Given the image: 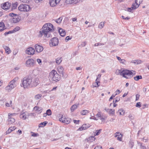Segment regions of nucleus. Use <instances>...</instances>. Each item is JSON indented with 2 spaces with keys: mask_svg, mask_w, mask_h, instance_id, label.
<instances>
[{
  "mask_svg": "<svg viewBox=\"0 0 149 149\" xmlns=\"http://www.w3.org/2000/svg\"><path fill=\"white\" fill-rule=\"evenodd\" d=\"M54 30V26L50 23H46L44 25L40 32L39 36L42 37L43 36L47 38L50 37L51 33Z\"/></svg>",
  "mask_w": 149,
  "mask_h": 149,
  "instance_id": "obj_1",
  "label": "nucleus"
},
{
  "mask_svg": "<svg viewBox=\"0 0 149 149\" xmlns=\"http://www.w3.org/2000/svg\"><path fill=\"white\" fill-rule=\"evenodd\" d=\"M49 78L50 81L57 82L60 80L61 77L56 71L53 70L49 73Z\"/></svg>",
  "mask_w": 149,
  "mask_h": 149,
  "instance_id": "obj_2",
  "label": "nucleus"
},
{
  "mask_svg": "<svg viewBox=\"0 0 149 149\" xmlns=\"http://www.w3.org/2000/svg\"><path fill=\"white\" fill-rule=\"evenodd\" d=\"M136 74V72L133 70H129L123 68L122 76L126 78L129 79L132 77Z\"/></svg>",
  "mask_w": 149,
  "mask_h": 149,
  "instance_id": "obj_3",
  "label": "nucleus"
},
{
  "mask_svg": "<svg viewBox=\"0 0 149 149\" xmlns=\"http://www.w3.org/2000/svg\"><path fill=\"white\" fill-rule=\"evenodd\" d=\"M21 86L24 88H28L31 86V79L29 77H24L21 81Z\"/></svg>",
  "mask_w": 149,
  "mask_h": 149,
  "instance_id": "obj_4",
  "label": "nucleus"
},
{
  "mask_svg": "<svg viewBox=\"0 0 149 149\" xmlns=\"http://www.w3.org/2000/svg\"><path fill=\"white\" fill-rule=\"evenodd\" d=\"M18 79V77L15 78L12 80L11 81L8 85L6 87V90L8 92L10 91L13 89L16 86L15 83L17 81Z\"/></svg>",
  "mask_w": 149,
  "mask_h": 149,
  "instance_id": "obj_5",
  "label": "nucleus"
},
{
  "mask_svg": "<svg viewBox=\"0 0 149 149\" xmlns=\"http://www.w3.org/2000/svg\"><path fill=\"white\" fill-rule=\"evenodd\" d=\"M9 15L13 17L11 20L12 23H16L19 22L21 20V17L17 14L11 13L9 14Z\"/></svg>",
  "mask_w": 149,
  "mask_h": 149,
  "instance_id": "obj_6",
  "label": "nucleus"
},
{
  "mask_svg": "<svg viewBox=\"0 0 149 149\" xmlns=\"http://www.w3.org/2000/svg\"><path fill=\"white\" fill-rule=\"evenodd\" d=\"M19 10L21 11L27 12L30 10L29 6L26 4H22L19 6Z\"/></svg>",
  "mask_w": 149,
  "mask_h": 149,
  "instance_id": "obj_7",
  "label": "nucleus"
},
{
  "mask_svg": "<svg viewBox=\"0 0 149 149\" xmlns=\"http://www.w3.org/2000/svg\"><path fill=\"white\" fill-rule=\"evenodd\" d=\"M36 63L35 61L33 59L31 58L26 60L25 65L28 68H32L34 66Z\"/></svg>",
  "mask_w": 149,
  "mask_h": 149,
  "instance_id": "obj_8",
  "label": "nucleus"
},
{
  "mask_svg": "<svg viewBox=\"0 0 149 149\" xmlns=\"http://www.w3.org/2000/svg\"><path fill=\"white\" fill-rule=\"evenodd\" d=\"M70 118L68 117L66 118L63 115H62L61 117L59 119V120L60 121L67 124H68L70 122Z\"/></svg>",
  "mask_w": 149,
  "mask_h": 149,
  "instance_id": "obj_9",
  "label": "nucleus"
},
{
  "mask_svg": "<svg viewBox=\"0 0 149 149\" xmlns=\"http://www.w3.org/2000/svg\"><path fill=\"white\" fill-rule=\"evenodd\" d=\"M143 0H135V2L132 4V9H136L139 6L140 4L142 2Z\"/></svg>",
  "mask_w": 149,
  "mask_h": 149,
  "instance_id": "obj_10",
  "label": "nucleus"
},
{
  "mask_svg": "<svg viewBox=\"0 0 149 149\" xmlns=\"http://www.w3.org/2000/svg\"><path fill=\"white\" fill-rule=\"evenodd\" d=\"M59 42V40L56 37L53 38L51 40L50 45L51 46H56L57 45Z\"/></svg>",
  "mask_w": 149,
  "mask_h": 149,
  "instance_id": "obj_11",
  "label": "nucleus"
},
{
  "mask_svg": "<svg viewBox=\"0 0 149 149\" xmlns=\"http://www.w3.org/2000/svg\"><path fill=\"white\" fill-rule=\"evenodd\" d=\"M25 52L26 54L29 55H33L35 53V50L33 48L29 47L26 49Z\"/></svg>",
  "mask_w": 149,
  "mask_h": 149,
  "instance_id": "obj_12",
  "label": "nucleus"
},
{
  "mask_svg": "<svg viewBox=\"0 0 149 149\" xmlns=\"http://www.w3.org/2000/svg\"><path fill=\"white\" fill-rule=\"evenodd\" d=\"M96 116L102 121V122H104L107 118V117L103 115H101L100 112H98L96 115Z\"/></svg>",
  "mask_w": 149,
  "mask_h": 149,
  "instance_id": "obj_13",
  "label": "nucleus"
},
{
  "mask_svg": "<svg viewBox=\"0 0 149 149\" xmlns=\"http://www.w3.org/2000/svg\"><path fill=\"white\" fill-rule=\"evenodd\" d=\"M61 0H49L50 6L52 7L56 6L60 2Z\"/></svg>",
  "mask_w": 149,
  "mask_h": 149,
  "instance_id": "obj_14",
  "label": "nucleus"
},
{
  "mask_svg": "<svg viewBox=\"0 0 149 149\" xmlns=\"http://www.w3.org/2000/svg\"><path fill=\"white\" fill-rule=\"evenodd\" d=\"M34 48L36 52L38 53L41 52L43 50V48L42 46L37 44L35 45Z\"/></svg>",
  "mask_w": 149,
  "mask_h": 149,
  "instance_id": "obj_15",
  "label": "nucleus"
},
{
  "mask_svg": "<svg viewBox=\"0 0 149 149\" xmlns=\"http://www.w3.org/2000/svg\"><path fill=\"white\" fill-rule=\"evenodd\" d=\"M10 6V4L8 2H6L1 5V8L4 10H7L9 9Z\"/></svg>",
  "mask_w": 149,
  "mask_h": 149,
  "instance_id": "obj_16",
  "label": "nucleus"
},
{
  "mask_svg": "<svg viewBox=\"0 0 149 149\" xmlns=\"http://www.w3.org/2000/svg\"><path fill=\"white\" fill-rule=\"evenodd\" d=\"M39 83V81L38 78L31 79V86H36Z\"/></svg>",
  "mask_w": 149,
  "mask_h": 149,
  "instance_id": "obj_17",
  "label": "nucleus"
},
{
  "mask_svg": "<svg viewBox=\"0 0 149 149\" xmlns=\"http://www.w3.org/2000/svg\"><path fill=\"white\" fill-rule=\"evenodd\" d=\"M29 116V113L26 112H24L20 115V118L23 120H25L26 118H28Z\"/></svg>",
  "mask_w": 149,
  "mask_h": 149,
  "instance_id": "obj_18",
  "label": "nucleus"
},
{
  "mask_svg": "<svg viewBox=\"0 0 149 149\" xmlns=\"http://www.w3.org/2000/svg\"><path fill=\"white\" fill-rule=\"evenodd\" d=\"M122 134L120 132H117L115 134V137H117V139L120 141H122Z\"/></svg>",
  "mask_w": 149,
  "mask_h": 149,
  "instance_id": "obj_19",
  "label": "nucleus"
},
{
  "mask_svg": "<svg viewBox=\"0 0 149 149\" xmlns=\"http://www.w3.org/2000/svg\"><path fill=\"white\" fill-rule=\"evenodd\" d=\"M34 109L36 112V113L40 114L41 113L42 110V109L41 107L38 106H35L34 108Z\"/></svg>",
  "mask_w": 149,
  "mask_h": 149,
  "instance_id": "obj_20",
  "label": "nucleus"
},
{
  "mask_svg": "<svg viewBox=\"0 0 149 149\" xmlns=\"http://www.w3.org/2000/svg\"><path fill=\"white\" fill-rule=\"evenodd\" d=\"M58 32L60 35L62 37L65 36L66 34L65 31L61 28H60L58 30Z\"/></svg>",
  "mask_w": 149,
  "mask_h": 149,
  "instance_id": "obj_21",
  "label": "nucleus"
},
{
  "mask_svg": "<svg viewBox=\"0 0 149 149\" xmlns=\"http://www.w3.org/2000/svg\"><path fill=\"white\" fill-rule=\"evenodd\" d=\"M79 0H66L65 3L67 4H70L73 3H76Z\"/></svg>",
  "mask_w": 149,
  "mask_h": 149,
  "instance_id": "obj_22",
  "label": "nucleus"
},
{
  "mask_svg": "<svg viewBox=\"0 0 149 149\" xmlns=\"http://www.w3.org/2000/svg\"><path fill=\"white\" fill-rule=\"evenodd\" d=\"M64 69L61 66H59L57 68V70L58 72L63 75V71Z\"/></svg>",
  "mask_w": 149,
  "mask_h": 149,
  "instance_id": "obj_23",
  "label": "nucleus"
},
{
  "mask_svg": "<svg viewBox=\"0 0 149 149\" xmlns=\"http://www.w3.org/2000/svg\"><path fill=\"white\" fill-rule=\"evenodd\" d=\"M123 68H122L120 70L117 69L116 70L115 73L116 75H120L122 76Z\"/></svg>",
  "mask_w": 149,
  "mask_h": 149,
  "instance_id": "obj_24",
  "label": "nucleus"
},
{
  "mask_svg": "<svg viewBox=\"0 0 149 149\" xmlns=\"http://www.w3.org/2000/svg\"><path fill=\"white\" fill-rule=\"evenodd\" d=\"M142 62V61L140 60H132L131 62L132 63L137 64H140Z\"/></svg>",
  "mask_w": 149,
  "mask_h": 149,
  "instance_id": "obj_25",
  "label": "nucleus"
},
{
  "mask_svg": "<svg viewBox=\"0 0 149 149\" xmlns=\"http://www.w3.org/2000/svg\"><path fill=\"white\" fill-rule=\"evenodd\" d=\"M8 124H11L14 123L15 121L14 118L13 117H9L8 119Z\"/></svg>",
  "mask_w": 149,
  "mask_h": 149,
  "instance_id": "obj_26",
  "label": "nucleus"
},
{
  "mask_svg": "<svg viewBox=\"0 0 149 149\" xmlns=\"http://www.w3.org/2000/svg\"><path fill=\"white\" fill-rule=\"evenodd\" d=\"M3 47L5 49L6 53H7L8 54L10 53L11 51L8 47L5 45H3Z\"/></svg>",
  "mask_w": 149,
  "mask_h": 149,
  "instance_id": "obj_27",
  "label": "nucleus"
},
{
  "mask_svg": "<svg viewBox=\"0 0 149 149\" xmlns=\"http://www.w3.org/2000/svg\"><path fill=\"white\" fill-rule=\"evenodd\" d=\"M116 57L120 63L123 64H125V62L126 61L125 59H121L120 57L117 56H116Z\"/></svg>",
  "mask_w": 149,
  "mask_h": 149,
  "instance_id": "obj_28",
  "label": "nucleus"
},
{
  "mask_svg": "<svg viewBox=\"0 0 149 149\" xmlns=\"http://www.w3.org/2000/svg\"><path fill=\"white\" fill-rule=\"evenodd\" d=\"M79 104H74L72 105L71 108L70 109L72 112H73L75 109H76L78 106Z\"/></svg>",
  "mask_w": 149,
  "mask_h": 149,
  "instance_id": "obj_29",
  "label": "nucleus"
},
{
  "mask_svg": "<svg viewBox=\"0 0 149 149\" xmlns=\"http://www.w3.org/2000/svg\"><path fill=\"white\" fill-rule=\"evenodd\" d=\"M4 24L3 22L0 23V31H3L5 29Z\"/></svg>",
  "mask_w": 149,
  "mask_h": 149,
  "instance_id": "obj_30",
  "label": "nucleus"
},
{
  "mask_svg": "<svg viewBox=\"0 0 149 149\" xmlns=\"http://www.w3.org/2000/svg\"><path fill=\"white\" fill-rule=\"evenodd\" d=\"M120 115L123 116L125 114V111L122 109H119L117 112Z\"/></svg>",
  "mask_w": 149,
  "mask_h": 149,
  "instance_id": "obj_31",
  "label": "nucleus"
},
{
  "mask_svg": "<svg viewBox=\"0 0 149 149\" xmlns=\"http://www.w3.org/2000/svg\"><path fill=\"white\" fill-rule=\"evenodd\" d=\"M42 97V95L40 94H38L35 95L34 97V98L36 100L40 99Z\"/></svg>",
  "mask_w": 149,
  "mask_h": 149,
  "instance_id": "obj_32",
  "label": "nucleus"
},
{
  "mask_svg": "<svg viewBox=\"0 0 149 149\" xmlns=\"http://www.w3.org/2000/svg\"><path fill=\"white\" fill-rule=\"evenodd\" d=\"M15 129V127H10L9 128L8 131L6 132L7 134H8L10 133L13 130H14Z\"/></svg>",
  "mask_w": 149,
  "mask_h": 149,
  "instance_id": "obj_33",
  "label": "nucleus"
},
{
  "mask_svg": "<svg viewBox=\"0 0 149 149\" xmlns=\"http://www.w3.org/2000/svg\"><path fill=\"white\" fill-rule=\"evenodd\" d=\"M87 128V127L86 126V124L83 125L81 127H80L78 130L80 131H82L83 130H85Z\"/></svg>",
  "mask_w": 149,
  "mask_h": 149,
  "instance_id": "obj_34",
  "label": "nucleus"
},
{
  "mask_svg": "<svg viewBox=\"0 0 149 149\" xmlns=\"http://www.w3.org/2000/svg\"><path fill=\"white\" fill-rule=\"evenodd\" d=\"M142 78V77L141 75H137L134 77V80L135 81H138L139 79H141Z\"/></svg>",
  "mask_w": 149,
  "mask_h": 149,
  "instance_id": "obj_35",
  "label": "nucleus"
},
{
  "mask_svg": "<svg viewBox=\"0 0 149 149\" xmlns=\"http://www.w3.org/2000/svg\"><path fill=\"white\" fill-rule=\"evenodd\" d=\"M89 112V111L84 110L81 112V114L82 115H85L86 114L88 113Z\"/></svg>",
  "mask_w": 149,
  "mask_h": 149,
  "instance_id": "obj_36",
  "label": "nucleus"
},
{
  "mask_svg": "<svg viewBox=\"0 0 149 149\" xmlns=\"http://www.w3.org/2000/svg\"><path fill=\"white\" fill-rule=\"evenodd\" d=\"M104 22H101L99 24L98 26V28L100 29H102L104 26Z\"/></svg>",
  "mask_w": 149,
  "mask_h": 149,
  "instance_id": "obj_37",
  "label": "nucleus"
},
{
  "mask_svg": "<svg viewBox=\"0 0 149 149\" xmlns=\"http://www.w3.org/2000/svg\"><path fill=\"white\" fill-rule=\"evenodd\" d=\"M17 6V2H15L12 4V9L14 10L16 8Z\"/></svg>",
  "mask_w": 149,
  "mask_h": 149,
  "instance_id": "obj_38",
  "label": "nucleus"
},
{
  "mask_svg": "<svg viewBox=\"0 0 149 149\" xmlns=\"http://www.w3.org/2000/svg\"><path fill=\"white\" fill-rule=\"evenodd\" d=\"M47 123V122L46 121H44L42 123H41L40 124L39 126L41 127H43L46 125Z\"/></svg>",
  "mask_w": 149,
  "mask_h": 149,
  "instance_id": "obj_39",
  "label": "nucleus"
},
{
  "mask_svg": "<svg viewBox=\"0 0 149 149\" xmlns=\"http://www.w3.org/2000/svg\"><path fill=\"white\" fill-rule=\"evenodd\" d=\"M128 117L130 120H133L134 119V115L130 113L129 114Z\"/></svg>",
  "mask_w": 149,
  "mask_h": 149,
  "instance_id": "obj_40",
  "label": "nucleus"
},
{
  "mask_svg": "<svg viewBox=\"0 0 149 149\" xmlns=\"http://www.w3.org/2000/svg\"><path fill=\"white\" fill-rule=\"evenodd\" d=\"M95 81L96 85L95 86V87H97L99 86L100 85L98 84V83H100V81L98 80V77H97Z\"/></svg>",
  "mask_w": 149,
  "mask_h": 149,
  "instance_id": "obj_41",
  "label": "nucleus"
},
{
  "mask_svg": "<svg viewBox=\"0 0 149 149\" xmlns=\"http://www.w3.org/2000/svg\"><path fill=\"white\" fill-rule=\"evenodd\" d=\"M62 18L61 17L55 20V21L57 23L59 24L61 22Z\"/></svg>",
  "mask_w": 149,
  "mask_h": 149,
  "instance_id": "obj_42",
  "label": "nucleus"
},
{
  "mask_svg": "<svg viewBox=\"0 0 149 149\" xmlns=\"http://www.w3.org/2000/svg\"><path fill=\"white\" fill-rule=\"evenodd\" d=\"M56 63L58 64H59L62 61V60L61 59V58H58L56 59Z\"/></svg>",
  "mask_w": 149,
  "mask_h": 149,
  "instance_id": "obj_43",
  "label": "nucleus"
},
{
  "mask_svg": "<svg viewBox=\"0 0 149 149\" xmlns=\"http://www.w3.org/2000/svg\"><path fill=\"white\" fill-rule=\"evenodd\" d=\"M32 134L31 136L33 137H37L39 136V134L37 133H35L33 132H31Z\"/></svg>",
  "mask_w": 149,
  "mask_h": 149,
  "instance_id": "obj_44",
  "label": "nucleus"
},
{
  "mask_svg": "<svg viewBox=\"0 0 149 149\" xmlns=\"http://www.w3.org/2000/svg\"><path fill=\"white\" fill-rule=\"evenodd\" d=\"M20 29V27L18 26L16 27L15 28L13 31V32H15Z\"/></svg>",
  "mask_w": 149,
  "mask_h": 149,
  "instance_id": "obj_45",
  "label": "nucleus"
},
{
  "mask_svg": "<svg viewBox=\"0 0 149 149\" xmlns=\"http://www.w3.org/2000/svg\"><path fill=\"white\" fill-rule=\"evenodd\" d=\"M52 113V111L50 109H49L47 111L46 114L48 116H50L51 115Z\"/></svg>",
  "mask_w": 149,
  "mask_h": 149,
  "instance_id": "obj_46",
  "label": "nucleus"
},
{
  "mask_svg": "<svg viewBox=\"0 0 149 149\" xmlns=\"http://www.w3.org/2000/svg\"><path fill=\"white\" fill-rule=\"evenodd\" d=\"M12 103V101L10 100V101L9 103L7 102L6 103L5 105L6 107H9L10 106H11V105Z\"/></svg>",
  "mask_w": 149,
  "mask_h": 149,
  "instance_id": "obj_47",
  "label": "nucleus"
},
{
  "mask_svg": "<svg viewBox=\"0 0 149 149\" xmlns=\"http://www.w3.org/2000/svg\"><path fill=\"white\" fill-rule=\"evenodd\" d=\"M17 115L16 113H9L8 114V117H13L14 116H16Z\"/></svg>",
  "mask_w": 149,
  "mask_h": 149,
  "instance_id": "obj_48",
  "label": "nucleus"
},
{
  "mask_svg": "<svg viewBox=\"0 0 149 149\" xmlns=\"http://www.w3.org/2000/svg\"><path fill=\"white\" fill-rule=\"evenodd\" d=\"M120 100V99L119 98L116 97L115 99L113 100V102L116 103V102H118Z\"/></svg>",
  "mask_w": 149,
  "mask_h": 149,
  "instance_id": "obj_49",
  "label": "nucleus"
},
{
  "mask_svg": "<svg viewBox=\"0 0 149 149\" xmlns=\"http://www.w3.org/2000/svg\"><path fill=\"white\" fill-rule=\"evenodd\" d=\"M101 130L100 129V130H97L96 131H95V135H98L100 133V132H101Z\"/></svg>",
  "mask_w": 149,
  "mask_h": 149,
  "instance_id": "obj_50",
  "label": "nucleus"
},
{
  "mask_svg": "<svg viewBox=\"0 0 149 149\" xmlns=\"http://www.w3.org/2000/svg\"><path fill=\"white\" fill-rule=\"evenodd\" d=\"M95 138L93 136H91L89 138V141H95Z\"/></svg>",
  "mask_w": 149,
  "mask_h": 149,
  "instance_id": "obj_51",
  "label": "nucleus"
},
{
  "mask_svg": "<svg viewBox=\"0 0 149 149\" xmlns=\"http://www.w3.org/2000/svg\"><path fill=\"white\" fill-rule=\"evenodd\" d=\"M104 44L101 43H98L95 44L94 45V46H97L99 45H104Z\"/></svg>",
  "mask_w": 149,
  "mask_h": 149,
  "instance_id": "obj_52",
  "label": "nucleus"
},
{
  "mask_svg": "<svg viewBox=\"0 0 149 149\" xmlns=\"http://www.w3.org/2000/svg\"><path fill=\"white\" fill-rule=\"evenodd\" d=\"M37 61L38 62V63L40 65H41L42 64V61L39 58H38L37 59Z\"/></svg>",
  "mask_w": 149,
  "mask_h": 149,
  "instance_id": "obj_53",
  "label": "nucleus"
},
{
  "mask_svg": "<svg viewBox=\"0 0 149 149\" xmlns=\"http://www.w3.org/2000/svg\"><path fill=\"white\" fill-rule=\"evenodd\" d=\"M109 112L110 114L113 115L115 113L114 110H113L112 109H110L109 110Z\"/></svg>",
  "mask_w": 149,
  "mask_h": 149,
  "instance_id": "obj_54",
  "label": "nucleus"
},
{
  "mask_svg": "<svg viewBox=\"0 0 149 149\" xmlns=\"http://www.w3.org/2000/svg\"><path fill=\"white\" fill-rule=\"evenodd\" d=\"M136 106L137 107L139 108L141 107V103L140 102H138L136 103Z\"/></svg>",
  "mask_w": 149,
  "mask_h": 149,
  "instance_id": "obj_55",
  "label": "nucleus"
},
{
  "mask_svg": "<svg viewBox=\"0 0 149 149\" xmlns=\"http://www.w3.org/2000/svg\"><path fill=\"white\" fill-rule=\"evenodd\" d=\"M133 10L134 9H132V7L131 8H128L127 9V11L131 12H132V10Z\"/></svg>",
  "mask_w": 149,
  "mask_h": 149,
  "instance_id": "obj_56",
  "label": "nucleus"
},
{
  "mask_svg": "<svg viewBox=\"0 0 149 149\" xmlns=\"http://www.w3.org/2000/svg\"><path fill=\"white\" fill-rule=\"evenodd\" d=\"M134 142H133L132 141H131V142H130V146L131 148H132L133 147V146H134Z\"/></svg>",
  "mask_w": 149,
  "mask_h": 149,
  "instance_id": "obj_57",
  "label": "nucleus"
},
{
  "mask_svg": "<svg viewBox=\"0 0 149 149\" xmlns=\"http://www.w3.org/2000/svg\"><path fill=\"white\" fill-rule=\"evenodd\" d=\"M120 93V91L119 90H117L116 92H115V95H117L119 94Z\"/></svg>",
  "mask_w": 149,
  "mask_h": 149,
  "instance_id": "obj_58",
  "label": "nucleus"
},
{
  "mask_svg": "<svg viewBox=\"0 0 149 149\" xmlns=\"http://www.w3.org/2000/svg\"><path fill=\"white\" fill-rule=\"evenodd\" d=\"M140 97V95L139 94H137L136 96V100H139V97Z\"/></svg>",
  "mask_w": 149,
  "mask_h": 149,
  "instance_id": "obj_59",
  "label": "nucleus"
},
{
  "mask_svg": "<svg viewBox=\"0 0 149 149\" xmlns=\"http://www.w3.org/2000/svg\"><path fill=\"white\" fill-rule=\"evenodd\" d=\"M71 38H70L69 36H68L66 37L65 40L66 41H67L70 40L71 39Z\"/></svg>",
  "mask_w": 149,
  "mask_h": 149,
  "instance_id": "obj_60",
  "label": "nucleus"
},
{
  "mask_svg": "<svg viewBox=\"0 0 149 149\" xmlns=\"http://www.w3.org/2000/svg\"><path fill=\"white\" fill-rule=\"evenodd\" d=\"M91 119H94L95 120H97L98 119H97L94 116H92L90 118Z\"/></svg>",
  "mask_w": 149,
  "mask_h": 149,
  "instance_id": "obj_61",
  "label": "nucleus"
},
{
  "mask_svg": "<svg viewBox=\"0 0 149 149\" xmlns=\"http://www.w3.org/2000/svg\"><path fill=\"white\" fill-rule=\"evenodd\" d=\"M94 149H102V147L99 146H96Z\"/></svg>",
  "mask_w": 149,
  "mask_h": 149,
  "instance_id": "obj_62",
  "label": "nucleus"
},
{
  "mask_svg": "<svg viewBox=\"0 0 149 149\" xmlns=\"http://www.w3.org/2000/svg\"><path fill=\"white\" fill-rule=\"evenodd\" d=\"M79 121H80V120H73V122H74V123L76 124H78Z\"/></svg>",
  "mask_w": 149,
  "mask_h": 149,
  "instance_id": "obj_63",
  "label": "nucleus"
},
{
  "mask_svg": "<svg viewBox=\"0 0 149 149\" xmlns=\"http://www.w3.org/2000/svg\"><path fill=\"white\" fill-rule=\"evenodd\" d=\"M12 33V31H9V32H5L4 33V35L5 36H6V35H8V34H9V33Z\"/></svg>",
  "mask_w": 149,
  "mask_h": 149,
  "instance_id": "obj_64",
  "label": "nucleus"
}]
</instances>
